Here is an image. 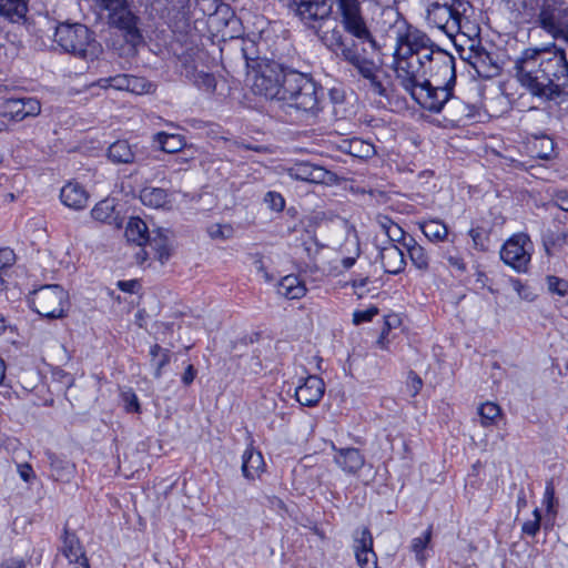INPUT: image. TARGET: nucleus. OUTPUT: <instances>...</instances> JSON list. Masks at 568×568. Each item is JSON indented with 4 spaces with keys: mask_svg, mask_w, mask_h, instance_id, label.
<instances>
[{
    "mask_svg": "<svg viewBox=\"0 0 568 568\" xmlns=\"http://www.w3.org/2000/svg\"><path fill=\"white\" fill-rule=\"evenodd\" d=\"M408 243H404L412 264L420 272L429 270L430 257L425 250L415 239H407Z\"/></svg>",
    "mask_w": 568,
    "mask_h": 568,
    "instance_id": "72a5a7b5",
    "label": "nucleus"
},
{
    "mask_svg": "<svg viewBox=\"0 0 568 568\" xmlns=\"http://www.w3.org/2000/svg\"><path fill=\"white\" fill-rule=\"evenodd\" d=\"M207 233H209L210 237H212V239L225 240V239H230L232 236L233 229L231 225H226V224H212L207 229Z\"/></svg>",
    "mask_w": 568,
    "mask_h": 568,
    "instance_id": "5fc2aeb1",
    "label": "nucleus"
},
{
    "mask_svg": "<svg viewBox=\"0 0 568 568\" xmlns=\"http://www.w3.org/2000/svg\"><path fill=\"white\" fill-rule=\"evenodd\" d=\"M532 242L526 233L514 234L500 250V258L518 273H525L531 260Z\"/></svg>",
    "mask_w": 568,
    "mask_h": 568,
    "instance_id": "9d476101",
    "label": "nucleus"
},
{
    "mask_svg": "<svg viewBox=\"0 0 568 568\" xmlns=\"http://www.w3.org/2000/svg\"><path fill=\"white\" fill-rule=\"evenodd\" d=\"M444 109L446 118L453 123H460L473 116V108L459 98L454 97L453 91Z\"/></svg>",
    "mask_w": 568,
    "mask_h": 568,
    "instance_id": "c756f323",
    "label": "nucleus"
},
{
    "mask_svg": "<svg viewBox=\"0 0 568 568\" xmlns=\"http://www.w3.org/2000/svg\"><path fill=\"white\" fill-rule=\"evenodd\" d=\"M129 84L126 91L133 94H146L153 90V84L144 78L130 75Z\"/></svg>",
    "mask_w": 568,
    "mask_h": 568,
    "instance_id": "09e8293b",
    "label": "nucleus"
},
{
    "mask_svg": "<svg viewBox=\"0 0 568 568\" xmlns=\"http://www.w3.org/2000/svg\"><path fill=\"white\" fill-rule=\"evenodd\" d=\"M196 376V371L195 368L193 367V365H189L183 375H182V382L185 384V385H190L194 378Z\"/></svg>",
    "mask_w": 568,
    "mask_h": 568,
    "instance_id": "338daca9",
    "label": "nucleus"
},
{
    "mask_svg": "<svg viewBox=\"0 0 568 568\" xmlns=\"http://www.w3.org/2000/svg\"><path fill=\"white\" fill-rule=\"evenodd\" d=\"M291 179L314 184H331L336 175L323 166L310 162L295 163L287 169Z\"/></svg>",
    "mask_w": 568,
    "mask_h": 568,
    "instance_id": "2eb2a0df",
    "label": "nucleus"
},
{
    "mask_svg": "<svg viewBox=\"0 0 568 568\" xmlns=\"http://www.w3.org/2000/svg\"><path fill=\"white\" fill-rule=\"evenodd\" d=\"M334 460L347 474H356L365 464V458L357 448L336 449Z\"/></svg>",
    "mask_w": 568,
    "mask_h": 568,
    "instance_id": "a878e982",
    "label": "nucleus"
},
{
    "mask_svg": "<svg viewBox=\"0 0 568 568\" xmlns=\"http://www.w3.org/2000/svg\"><path fill=\"white\" fill-rule=\"evenodd\" d=\"M514 70L517 81L531 95L544 101L568 98V58L555 42L524 49Z\"/></svg>",
    "mask_w": 568,
    "mask_h": 568,
    "instance_id": "f257e3e1",
    "label": "nucleus"
},
{
    "mask_svg": "<svg viewBox=\"0 0 568 568\" xmlns=\"http://www.w3.org/2000/svg\"><path fill=\"white\" fill-rule=\"evenodd\" d=\"M110 26L122 31L125 41L132 47L143 43V36L138 27L139 18L128 8L126 1L109 9Z\"/></svg>",
    "mask_w": 568,
    "mask_h": 568,
    "instance_id": "f8f14e48",
    "label": "nucleus"
},
{
    "mask_svg": "<svg viewBox=\"0 0 568 568\" xmlns=\"http://www.w3.org/2000/svg\"><path fill=\"white\" fill-rule=\"evenodd\" d=\"M40 112L41 103L36 98H9L1 104L2 115L13 121L37 116Z\"/></svg>",
    "mask_w": 568,
    "mask_h": 568,
    "instance_id": "dca6fc26",
    "label": "nucleus"
},
{
    "mask_svg": "<svg viewBox=\"0 0 568 568\" xmlns=\"http://www.w3.org/2000/svg\"><path fill=\"white\" fill-rule=\"evenodd\" d=\"M264 458L261 452L255 450L253 447H247L242 456V473L247 479L257 478L264 470Z\"/></svg>",
    "mask_w": 568,
    "mask_h": 568,
    "instance_id": "cd10ccee",
    "label": "nucleus"
},
{
    "mask_svg": "<svg viewBox=\"0 0 568 568\" xmlns=\"http://www.w3.org/2000/svg\"><path fill=\"white\" fill-rule=\"evenodd\" d=\"M378 256L384 271L388 274H399L406 267L404 251L396 244L385 243L378 246Z\"/></svg>",
    "mask_w": 568,
    "mask_h": 568,
    "instance_id": "412c9836",
    "label": "nucleus"
},
{
    "mask_svg": "<svg viewBox=\"0 0 568 568\" xmlns=\"http://www.w3.org/2000/svg\"><path fill=\"white\" fill-rule=\"evenodd\" d=\"M344 150L352 156L363 160L371 159L376 154L375 146L372 143L361 139H352L345 142Z\"/></svg>",
    "mask_w": 568,
    "mask_h": 568,
    "instance_id": "79ce46f5",
    "label": "nucleus"
},
{
    "mask_svg": "<svg viewBox=\"0 0 568 568\" xmlns=\"http://www.w3.org/2000/svg\"><path fill=\"white\" fill-rule=\"evenodd\" d=\"M296 12L303 21L311 22L325 19L329 13L327 0H294Z\"/></svg>",
    "mask_w": 568,
    "mask_h": 568,
    "instance_id": "393cba45",
    "label": "nucleus"
},
{
    "mask_svg": "<svg viewBox=\"0 0 568 568\" xmlns=\"http://www.w3.org/2000/svg\"><path fill=\"white\" fill-rule=\"evenodd\" d=\"M501 414L500 407L491 402H486L478 407L480 424L484 427L494 425Z\"/></svg>",
    "mask_w": 568,
    "mask_h": 568,
    "instance_id": "49530a36",
    "label": "nucleus"
},
{
    "mask_svg": "<svg viewBox=\"0 0 568 568\" xmlns=\"http://www.w3.org/2000/svg\"><path fill=\"white\" fill-rule=\"evenodd\" d=\"M470 8L468 1H457L456 6H442L437 2L427 4L426 21L428 26L445 32L449 38L464 33V26L468 22L466 12Z\"/></svg>",
    "mask_w": 568,
    "mask_h": 568,
    "instance_id": "423d86ee",
    "label": "nucleus"
},
{
    "mask_svg": "<svg viewBox=\"0 0 568 568\" xmlns=\"http://www.w3.org/2000/svg\"><path fill=\"white\" fill-rule=\"evenodd\" d=\"M466 60L475 69L478 75L483 78H491L499 73V65L496 60L481 47H471Z\"/></svg>",
    "mask_w": 568,
    "mask_h": 568,
    "instance_id": "4be33fe9",
    "label": "nucleus"
},
{
    "mask_svg": "<svg viewBox=\"0 0 568 568\" xmlns=\"http://www.w3.org/2000/svg\"><path fill=\"white\" fill-rule=\"evenodd\" d=\"M140 200L146 206L160 209L169 203V194L162 187L145 186L140 192Z\"/></svg>",
    "mask_w": 568,
    "mask_h": 568,
    "instance_id": "4c0bfd02",
    "label": "nucleus"
},
{
    "mask_svg": "<svg viewBox=\"0 0 568 568\" xmlns=\"http://www.w3.org/2000/svg\"><path fill=\"white\" fill-rule=\"evenodd\" d=\"M377 314L378 308L376 306H371L364 311H356L353 314V323L355 325H359L362 323L371 322Z\"/></svg>",
    "mask_w": 568,
    "mask_h": 568,
    "instance_id": "4d7b16f0",
    "label": "nucleus"
},
{
    "mask_svg": "<svg viewBox=\"0 0 568 568\" xmlns=\"http://www.w3.org/2000/svg\"><path fill=\"white\" fill-rule=\"evenodd\" d=\"M510 284L514 291L525 301H534L535 295L529 291V287L518 278H511Z\"/></svg>",
    "mask_w": 568,
    "mask_h": 568,
    "instance_id": "13d9d810",
    "label": "nucleus"
},
{
    "mask_svg": "<svg viewBox=\"0 0 568 568\" xmlns=\"http://www.w3.org/2000/svg\"><path fill=\"white\" fill-rule=\"evenodd\" d=\"M91 215L95 221L118 224V214L115 213L113 200H103L95 204L91 211Z\"/></svg>",
    "mask_w": 568,
    "mask_h": 568,
    "instance_id": "ea45409f",
    "label": "nucleus"
},
{
    "mask_svg": "<svg viewBox=\"0 0 568 568\" xmlns=\"http://www.w3.org/2000/svg\"><path fill=\"white\" fill-rule=\"evenodd\" d=\"M554 200L560 210L568 212V190H557Z\"/></svg>",
    "mask_w": 568,
    "mask_h": 568,
    "instance_id": "052dcab7",
    "label": "nucleus"
},
{
    "mask_svg": "<svg viewBox=\"0 0 568 568\" xmlns=\"http://www.w3.org/2000/svg\"><path fill=\"white\" fill-rule=\"evenodd\" d=\"M323 89L310 75L296 70H288L284 78L283 95L284 105L297 111L316 114L321 106Z\"/></svg>",
    "mask_w": 568,
    "mask_h": 568,
    "instance_id": "7ed1b4c3",
    "label": "nucleus"
},
{
    "mask_svg": "<svg viewBox=\"0 0 568 568\" xmlns=\"http://www.w3.org/2000/svg\"><path fill=\"white\" fill-rule=\"evenodd\" d=\"M540 520H541L540 511H539V509L536 508L534 510V519L524 523L523 528H521L523 532L528 536H531V537L536 536L540 529Z\"/></svg>",
    "mask_w": 568,
    "mask_h": 568,
    "instance_id": "6e6d98bb",
    "label": "nucleus"
},
{
    "mask_svg": "<svg viewBox=\"0 0 568 568\" xmlns=\"http://www.w3.org/2000/svg\"><path fill=\"white\" fill-rule=\"evenodd\" d=\"M186 77L193 82L200 90L212 93L216 88V80L212 73L204 71L193 70L192 73H187Z\"/></svg>",
    "mask_w": 568,
    "mask_h": 568,
    "instance_id": "a18cd8bd",
    "label": "nucleus"
},
{
    "mask_svg": "<svg viewBox=\"0 0 568 568\" xmlns=\"http://www.w3.org/2000/svg\"><path fill=\"white\" fill-rule=\"evenodd\" d=\"M336 2L344 30L359 41L367 42L372 50L378 51L379 45L362 16L359 0H336Z\"/></svg>",
    "mask_w": 568,
    "mask_h": 568,
    "instance_id": "1a4fd4ad",
    "label": "nucleus"
},
{
    "mask_svg": "<svg viewBox=\"0 0 568 568\" xmlns=\"http://www.w3.org/2000/svg\"><path fill=\"white\" fill-rule=\"evenodd\" d=\"M423 234L434 243L444 242L448 236V227L437 219L424 220L418 223Z\"/></svg>",
    "mask_w": 568,
    "mask_h": 568,
    "instance_id": "c9c22d12",
    "label": "nucleus"
},
{
    "mask_svg": "<svg viewBox=\"0 0 568 568\" xmlns=\"http://www.w3.org/2000/svg\"><path fill=\"white\" fill-rule=\"evenodd\" d=\"M527 14L554 39L568 44V4L565 0H523Z\"/></svg>",
    "mask_w": 568,
    "mask_h": 568,
    "instance_id": "20e7f679",
    "label": "nucleus"
},
{
    "mask_svg": "<svg viewBox=\"0 0 568 568\" xmlns=\"http://www.w3.org/2000/svg\"><path fill=\"white\" fill-rule=\"evenodd\" d=\"M54 42L65 52L83 60H94L102 53V45L93 32L82 23H60Z\"/></svg>",
    "mask_w": 568,
    "mask_h": 568,
    "instance_id": "39448f33",
    "label": "nucleus"
},
{
    "mask_svg": "<svg viewBox=\"0 0 568 568\" xmlns=\"http://www.w3.org/2000/svg\"><path fill=\"white\" fill-rule=\"evenodd\" d=\"M0 568H27V562L22 558H10L0 564Z\"/></svg>",
    "mask_w": 568,
    "mask_h": 568,
    "instance_id": "0e129e2a",
    "label": "nucleus"
},
{
    "mask_svg": "<svg viewBox=\"0 0 568 568\" xmlns=\"http://www.w3.org/2000/svg\"><path fill=\"white\" fill-rule=\"evenodd\" d=\"M170 231L166 229H158L152 232L146 244L154 250L161 263L166 262L171 256L169 243Z\"/></svg>",
    "mask_w": 568,
    "mask_h": 568,
    "instance_id": "7c9ffc66",
    "label": "nucleus"
},
{
    "mask_svg": "<svg viewBox=\"0 0 568 568\" xmlns=\"http://www.w3.org/2000/svg\"><path fill=\"white\" fill-rule=\"evenodd\" d=\"M321 40L327 49L348 64L354 62L361 55L356 42L354 40L345 39L342 31L336 27L324 31L321 34Z\"/></svg>",
    "mask_w": 568,
    "mask_h": 568,
    "instance_id": "4468645a",
    "label": "nucleus"
},
{
    "mask_svg": "<svg viewBox=\"0 0 568 568\" xmlns=\"http://www.w3.org/2000/svg\"><path fill=\"white\" fill-rule=\"evenodd\" d=\"M529 150L535 158L549 160L555 153V144L547 135L535 136L529 144Z\"/></svg>",
    "mask_w": 568,
    "mask_h": 568,
    "instance_id": "a19ab883",
    "label": "nucleus"
},
{
    "mask_svg": "<svg viewBox=\"0 0 568 568\" xmlns=\"http://www.w3.org/2000/svg\"><path fill=\"white\" fill-rule=\"evenodd\" d=\"M151 233L143 220L138 216L130 217L125 227V237L129 242L143 246L148 243Z\"/></svg>",
    "mask_w": 568,
    "mask_h": 568,
    "instance_id": "2f4dec72",
    "label": "nucleus"
},
{
    "mask_svg": "<svg viewBox=\"0 0 568 568\" xmlns=\"http://www.w3.org/2000/svg\"><path fill=\"white\" fill-rule=\"evenodd\" d=\"M324 393V381L316 375H310L300 381L295 388V398L301 405L313 407L320 403Z\"/></svg>",
    "mask_w": 568,
    "mask_h": 568,
    "instance_id": "f3484780",
    "label": "nucleus"
},
{
    "mask_svg": "<svg viewBox=\"0 0 568 568\" xmlns=\"http://www.w3.org/2000/svg\"><path fill=\"white\" fill-rule=\"evenodd\" d=\"M130 74H116L114 77L99 79L97 84L102 89L113 88L115 90L126 91L129 84Z\"/></svg>",
    "mask_w": 568,
    "mask_h": 568,
    "instance_id": "de8ad7c7",
    "label": "nucleus"
},
{
    "mask_svg": "<svg viewBox=\"0 0 568 568\" xmlns=\"http://www.w3.org/2000/svg\"><path fill=\"white\" fill-rule=\"evenodd\" d=\"M354 551L361 568H376L377 557L373 550V537L367 528H363L354 540Z\"/></svg>",
    "mask_w": 568,
    "mask_h": 568,
    "instance_id": "aec40b11",
    "label": "nucleus"
},
{
    "mask_svg": "<svg viewBox=\"0 0 568 568\" xmlns=\"http://www.w3.org/2000/svg\"><path fill=\"white\" fill-rule=\"evenodd\" d=\"M60 551L68 559L69 564L74 566V568H90L89 560L80 539L74 532H70L67 528L62 536Z\"/></svg>",
    "mask_w": 568,
    "mask_h": 568,
    "instance_id": "6ab92c4d",
    "label": "nucleus"
},
{
    "mask_svg": "<svg viewBox=\"0 0 568 568\" xmlns=\"http://www.w3.org/2000/svg\"><path fill=\"white\" fill-rule=\"evenodd\" d=\"M426 53H428L426 60L427 75L434 77L436 82L454 85L456 81L455 58L436 47L430 38Z\"/></svg>",
    "mask_w": 568,
    "mask_h": 568,
    "instance_id": "9b49d317",
    "label": "nucleus"
},
{
    "mask_svg": "<svg viewBox=\"0 0 568 568\" xmlns=\"http://www.w3.org/2000/svg\"><path fill=\"white\" fill-rule=\"evenodd\" d=\"M306 286L297 275L290 274L281 278L277 284V294L287 300H298L306 294Z\"/></svg>",
    "mask_w": 568,
    "mask_h": 568,
    "instance_id": "c85d7f7f",
    "label": "nucleus"
},
{
    "mask_svg": "<svg viewBox=\"0 0 568 568\" xmlns=\"http://www.w3.org/2000/svg\"><path fill=\"white\" fill-rule=\"evenodd\" d=\"M387 242L393 244H400L404 248V243H408L407 239H414L412 235L407 234L397 223H394L393 226H389L387 230Z\"/></svg>",
    "mask_w": 568,
    "mask_h": 568,
    "instance_id": "8fccbe9b",
    "label": "nucleus"
},
{
    "mask_svg": "<svg viewBox=\"0 0 568 568\" xmlns=\"http://www.w3.org/2000/svg\"><path fill=\"white\" fill-rule=\"evenodd\" d=\"M433 535L432 526H429L422 536L415 537L412 540L410 544V550L414 552L416 560L420 565H425V561L427 560V555L425 554V550L430 544Z\"/></svg>",
    "mask_w": 568,
    "mask_h": 568,
    "instance_id": "37998d69",
    "label": "nucleus"
},
{
    "mask_svg": "<svg viewBox=\"0 0 568 568\" xmlns=\"http://www.w3.org/2000/svg\"><path fill=\"white\" fill-rule=\"evenodd\" d=\"M121 399L123 407L126 413H140L141 406L136 394L131 389L123 390L121 393Z\"/></svg>",
    "mask_w": 568,
    "mask_h": 568,
    "instance_id": "3c124183",
    "label": "nucleus"
},
{
    "mask_svg": "<svg viewBox=\"0 0 568 568\" xmlns=\"http://www.w3.org/2000/svg\"><path fill=\"white\" fill-rule=\"evenodd\" d=\"M52 476L58 481L69 483L75 474V465L68 460L60 458L53 453L48 454Z\"/></svg>",
    "mask_w": 568,
    "mask_h": 568,
    "instance_id": "473e14b6",
    "label": "nucleus"
},
{
    "mask_svg": "<svg viewBox=\"0 0 568 568\" xmlns=\"http://www.w3.org/2000/svg\"><path fill=\"white\" fill-rule=\"evenodd\" d=\"M264 202L267 204V206L275 211V212H282L285 207V200L284 197L277 193L270 191L264 196Z\"/></svg>",
    "mask_w": 568,
    "mask_h": 568,
    "instance_id": "603ef678",
    "label": "nucleus"
},
{
    "mask_svg": "<svg viewBox=\"0 0 568 568\" xmlns=\"http://www.w3.org/2000/svg\"><path fill=\"white\" fill-rule=\"evenodd\" d=\"M453 87V84L439 82H437V85H433L427 79L426 84L420 85L409 95L423 109L439 113L444 110L447 100H449Z\"/></svg>",
    "mask_w": 568,
    "mask_h": 568,
    "instance_id": "ddd939ff",
    "label": "nucleus"
},
{
    "mask_svg": "<svg viewBox=\"0 0 568 568\" xmlns=\"http://www.w3.org/2000/svg\"><path fill=\"white\" fill-rule=\"evenodd\" d=\"M151 364L154 367V376L160 378L162 369L170 363L171 354L166 348H162L160 345L154 344L150 348Z\"/></svg>",
    "mask_w": 568,
    "mask_h": 568,
    "instance_id": "c03bdc74",
    "label": "nucleus"
},
{
    "mask_svg": "<svg viewBox=\"0 0 568 568\" xmlns=\"http://www.w3.org/2000/svg\"><path fill=\"white\" fill-rule=\"evenodd\" d=\"M447 261L452 267H454L460 272H464L466 270L464 260L460 256H448Z\"/></svg>",
    "mask_w": 568,
    "mask_h": 568,
    "instance_id": "774afa93",
    "label": "nucleus"
},
{
    "mask_svg": "<svg viewBox=\"0 0 568 568\" xmlns=\"http://www.w3.org/2000/svg\"><path fill=\"white\" fill-rule=\"evenodd\" d=\"M408 379H409L408 387H409V389L412 392L410 395L412 396H416L419 393V390H420V388L423 386L422 378L417 374H415L414 372H410L409 375H408Z\"/></svg>",
    "mask_w": 568,
    "mask_h": 568,
    "instance_id": "680f3d73",
    "label": "nucleus"
},
{
    "mask_svg": "<svg viewBox=\"0 0 568 568\" xmlns=\"http://www.w3.org/2000/svg\"><path fill=\"white\" fill-rule=\"evenodd\" d=\"M241 52L248 71H254L260 67V63L268 61L267 59L260 58L257 44L251 39L241 40Z\"/></svg>",
    "mask_w": 568,
    "mask_h": 568,
    "instance_id": "58836bf2",
    "label": "nucleus"
},
{
    "mask_svg": "<svg viewBox=\"0 0 568 568\" xmlns=\"http://www.w3.org/2000/svg\"><path fill=\"white\" fill-rule=\"evenodd\" d=\"M14 257H16V255L12 250L1 248L0 250V271L6 267L11 266L14 262Z\"/></svg>",
    "mask_w": 568,
    "mask_h": 568,
    "instance_id": "bf43d9fd",
    "label": "nucleus"
},
{
    "mask_svg": "<svg viewBox=\"0 0 568 568\" xmlns=\"http://www.w3.org/2000/svg\"><path fill=\"white\" fill-rule=\"evenodd\" d=\"M136 156V145H131L126 140H118L108 149V158L115 164L133 163Z\"/></svg>",
    "mask_w": 568,
    "mask_h": 568,
    "instance_id": "bb28decb",
    "label": "nucleus"
},
{
    "mask_svg": "<svg viewBox=\"0 0 568 568\" xmlns=\"http://www.w3.org/2000/svg\"><path fill=\"white\" fill-rule=\"evenodd\" d=\"M554 497H555V489H554L552 483L549 481L546 485V489H545V494H544V499H545V503L547 504L548 510L552 507Z\"/></svg>",
    "mask_w": 568,
    "mask_h": 568,
    "instance_id": "69168bd1",
    "label": "nucleus"
},
{
    "mask_svg": "<svg viewBox=\"0 0 568 568\" xmlns=\"http://www.w3.org/2000/svg\"><path fill=\"white\" fill-rule=\"evenodd\" d=\"M29 304L40 316L55 320L67 315L70 306L68 292L58 284L43 285L34 290Z\"/></svg>",
    "mask_w": 568,
    "mask_h": 568,
    "instance_id": "0eeeda50",
    "label": "nucleus"
},
{
    "mask_svg": "<svg viewBox=\"0 0 568 568\" xmlns=\"http://www.w3.org/2000/svg\"><path fill=\"white\" fill-rule=\"evenodd\" d=\"M60 200L67 207L79 211L87 206L89 194L78 182H69L61 189Z\"/></svg>",
    "mask_w": 568,
    "mask_h": 568,
    "instance_id": "b1692460",
    "label": "nucleus"
},
{
    "mask_svg": "<svg viewBox=\"0 0 568 568\" xmlns=\"http://www.w3.org/2000/svg\"><path fill=\"white\" fill-rule=\"evenodd\" d=\"M351 65L369 82V88L373 93L379 97H387L386 88L378 78L381 68L374 60L364 55H359Z\"/></svg>",
    "mask_w": 568,
    "mask_h": 568,
    "instance_id": "a211bd4d",
    "label": "nucleus"
},
{
    "mask_svg": "<svg viewBox=\"0 0 568 568\" xmlns=\"http://www.w3.org/2000/svg\"><path fill=\"white\" fill-rule=\"evenodd\" d=\"M29 0H0V19L21 28L27 22Z\"/></svg>",
    "mask_w": 568,
    "mask_h": 568,
    "instance_id": "5701e85b",
    "label": "nucleus"
},
{
    "mask_svg": "<svg viewBox=\"0 0 568 568\" xmlns=\"http://www.w3.org/2000/svg\"><path fill=\"white\" fill-rule=\"evenodd\" d=\"M153 142L165 153H175L185 146V139L180 134L158 132L153 135Z\"/></svg>",
    "mask_w": 568,
    "mask_h": 568,
    "instance_id": "e433bc0d",
    "label": "nucleus"
},
{
    "mask_svg": "<svg viewBox=\"0 0 568 568\" xmlns=\"http://www.w3.org/2000/svg\"><path fill=\"white\" fill-rule=\"evenodd\" d=\"M548 290L559 296H565L568 293V282L557 276L547 277Z\"/></svg>",
    "mask_w": 568,
    "mask_h": 568,
    "instance_id": "864d4df0",
    "label": "nucleus"
},
{
    "mask_svg": "<svg viewBox=\"0 0 568 568\" xmlns=\"http://www.w3.org/2000/svg\"><path fill=\"white\" fill-rule=\"evenodd\" d=\"M542 244L548 255H555L568 246V231L560 229L547 230L542 236Z\"/></svg>",
    "mask_w": 568,
    "mask_h": 568,
    "instance_id": "f704fd0d",
    "label": "nucleus"
},
{
    "mask_svg": "<svg viewBox=\"0 0 568 568\" xmlns=\"http://www.w3.org/2000/svg\"><path fill=\"white\" fill-rule=\"evenodd\" d=\"M394 29L396 48L393 70L398 84L410 94L426 84L428 58L426 51L429 37L422 30L407 24L406 21L396 22Z\"/></svg>",
    "mask_w": 568,
    "mask_h": 568,
    "instance_id": "f03ea898",
    "label": "nucleus"
},
{
    "mask_svg": "<svg viewBox=\"0 0 568 568\" xmlns=\"http://www.w3.org/2000/svg\"><path fill=\"white\" fill-rule=\"evenodd\" d=\"M18 473L20 477L27 483L34 478V471L30 464L26 463L18 465Z\"/></svg>",
    "mask_w": 568,
    "mask_h": 568,
    "instance_id": "e2e57ef3",
    "label": "nucleus"
},
{
    "mask_svg": "<svg viewBox=\"0 0 568 568\" xmlns=\"http://www.w3.org/2000/svg\"><path fill=\"white\" fill-rule=\"evenodd\" d=\"M288 70L275 61L260 63L256 70L247 72V75L251 77L253 92L270 100L281 101L284 78Z\"/></svg>",
    "mask_w": 568,
    "mask_h": 568,
    "instance_id": "6e6552de",
    "label": "nucleus"
}]
</instances>
